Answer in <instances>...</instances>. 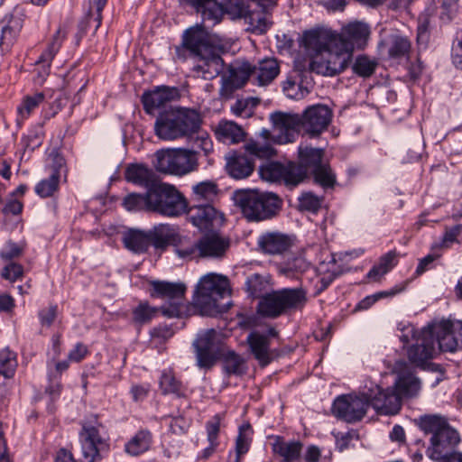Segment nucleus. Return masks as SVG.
I'll list each match as a JSON object with an SVG mask.
<instances>
[{"label": "nucleus", "mask_w": 462, "mask_h": 462, "mask_svg": "<svg viewBox=\"0 0 462 462\" xmlns=\"http://www.w3.org/2000/svg\"><path fill=\"white\" fill-rule=\"evenodd\" d=\"M57 316V307L50 306L42 310L39 313L41 324L42 326L51 327Z\"/></svg>", "instance_id": "338daca9"}, {"label": "nucleus", "mask_w": 462, "mask_h": 462, "mask_svg": "<svg viewBox=\"0 0 462 462\" xmlns=\"http://www.w3.org/2000/svg\"><path fill=\"white\" fill-rule=\"evenodd\" d=\"M153 165L162 173L184 176L197 171L199 158L197 152L185 148H167L154 153Z\"/></svg>", "instance_id": "0eeeda50"}, {"label": "nucleus", "mask_w": 462, "mask_h": 462, "mask_svg": "<svg viewBox=\"0 0 462 462\" xmlns=\"http://www.w3.org/2000/svg\"><path fill=\"white\" fill-rule=\"evenodd\" d=\"M43 100L44 94L41 92L25 96L17 108L19 117L22 120L26 119L32 112L43 102Z\"/></svg>", "instance_id": "3c124183"}, {"label": "nucleus", "mask_w": 462, "mask_h": 462, "mask_svg": "<svg viewBox=\"0 0 462 462\" xmlns=\"http://www.w3.org/2000/svg\"><path fill=\"white\" fill-rule=\"evenodd\" d=\"M230 294L231 289L227 277L209 273L202 276L197 284L192 305L201 315L216 316L228 310V306L219 301Z\"/></svg>", "instance_id": "7ed1b4c3"}, {"label": "nucleus", "mask_w": 462, "mask_h": 462, "mask_svg": "<svg viewBox=\"0 0 462 462\" xmlns=\"http://www.w3.org/2000/svg\"><path fill=\"white\" fill-rule=\"evenodd\" d=\"M251 352L262 365H268L272 360L268 336L259 332H252L247 337Z\"/></svg>", "instance_id": "c85d7f7f"}, {"label": "nucleus", "mask_w": 462, "mask_h": 462, "mask_svg": "<svg viewBox=\"0 0 462 462\" xmlns=\"http://www.w3.org/2000/svg\"><path fill=\"white\" fill-rule=\"evenodd\" d=\"M23 274V268L21 264L12 263L6 265L1 273L2 277L12 282L20 279Z\"/></svg>", "instance_id": "0e129e2a"}, {"label": "nucleus", "mask_w": 462, "mask_h": 462, "mask_svg": "<svg viewBox=\"0 0 462 462\" xmlns=\"http://www.w3.org/2000/svg\"><path fill=\"white\" fill-rule=\"evenodd\" d=\"M220 422L221 418L218 415H217L213 417L212 420H209L207 424V433L208 441L210 442V451L208 448H207L205 450V456L210 455L213 448L217 446V439L219 433Z\"/></svg>", "instance_id": "bf43d9fd"}, {"label": "nucleus", "mask_w": 462, "mask_h": 462, "mask_svg": "<svg viewBox=\"0 0 462 462\" xmlns=\"http://www.w3.org/2000/svg\"><path fill=\"white\" fill-rule=\"evenodd\" d=\"M178 97V90L175 88L159 87L152 92L143 95V103L144 109L148 113H152L166 103Z\"/></svg>", "instance_id": "5701e85b"}, {"label": "nucleus", "mask_w": 462, "mask_h": 462, "mask_svg": "<svg viewBox=\"0 0 462 462\" xmlns=\"http://www.w3.org/2000/svg\"><path fill=\"white\" fill-rule=\"evenodd\" d=\"M217 195V186L211 180H205L197 183L192 187L193 199L198 202L209 203Z\"/></svg>", "instance_id": "c03bdc74"}, {"label": "nucleus", "mask_w": 462, "mask_h": 462, "mask_svg": "<svg viewBox=\"0 0 462 462\" xmlns=\"http://www.w3.org/2000/svg\"><path fill=\"white\" fill-rule=\"evenodd\" d=\"M335 37V32L324 28H316L306 31L302 35L303 45L318 53L324 51Z\"/></svg>", "instance_id": "b1692460"}, {"label": "nucleus", "mask_w": 462, "mask_h": 462, "mask_svg": "<svg viewBox=\"0 0 462 462\" xmlns=\"http://www.w3.org/2000/svg\"><path fill=\"white\" fill-rule=\"evenodd\" d=\"M125 177L129 182L145 187L154 181L152 170L143 164L129 165L125 170Z\"/></svg>", "instance_id": "ea45409f"}, {"label": "nucleus", "mask_w": 462, "mask_h": 462, "mask_svg": "<svg viewBox=\"0 0 462 462\" xmlns=\"http://www.w3.org/2000/svg\"><path fill=\"white\" fill-rule=\"evenodd\" d=\"M226 168L232 178L241 180L252 174L254 164L245 155L234 152L226 156Z\"/></svg>", "instance_id": "a878e982"}, {"label": "nucleus", "mask_w": 462, "mask_h": 462, "mask_svg": "<svg viewBox=\"0 0 462 462\" xmlns=\"http://www.w3.org/2000/svg\"><path fill=\"white\" fill-rule=\"evenodd\" d=\"M103 424L98 420L97 415L87 417L82 422V429L79 432L81 449L86 462H95L99 459V452L106 447V440L102 435Z\"/></svg>", "instance_id": "9d476101"}, {"label": "nucleus", "mask_w": 462, "mask_h": 462, "mask_svg": "<svg viewBox=\"0 0 462 462\" xmlns=\"http://www.w3.org/2000/svg\"><path fill=\"white\" fill-rule=\"evenodd\" d=\"M228 242L216 234L203 236L198 241L199 257H222L228 248Z\"/></svg>", "instance_id": "393cba45"}, {"label": "nucleus", "mask_w": 462, "mask_h": 462, "mask_svg": "<svg viewBox=\"0 0 462 462\" xmlns=\"http://www.w3.org/2000/svg\"><path fill=\"white\" fill-rule=\"evenodd\" d=\"M430 331L432 340L437 343V351L454 352L458 348L457 342L455 339L450 321H441L434 324L428 328Z\"/></svg>", "instance_id": "aec40b11"}, {"label": "nucleus", "mask_w": 462, "mask_h": 462, "mask_svg": "<svg viewBox=\"0 0 462 462\" xmlns=\"http://www.w3.org/2000/svg\"><path fill=\"white\" fill-rule=\"evenodd\" d=\"M65 32L62 29H59L55 35L53 36V40L51 43L49 45L48 49L41 55L38 60L36 65L37 66H46L50 68L51 62L59 51L61 41L65 38Z\"/></svg>", "instance_id": "09e8293b"}, {"label": "nucleus", "mask_w": 462, "mask_h": 462, "mask_svg": "<svg viewBox=\"0 0 462 462\" xmlns=\"http://www.w3.org/2000/svg\"><path fill=\"white\" fill-rule=\"evenodd\" d=\"M123 206L127 211L146 210L144 195L136 193L129 194L124 199Z\"/></svg>", "instance_id": "052dcab7"}, {"label": "nucleus", "mask_w": 462, "mask_h": 462, "mask_svg": "<svg viewBox=\"0 0 462 462\" xmlns=\"http://www.w3.org/2000/svg\"><path fill=\"white\" fill-rule=\"evenodd\" d=\"M382 44L392 59L407 57L411 48L410 40L400 34L390 35Z\"/></svg>", "instance_id": "f704fd0d"}, {"label": "nucleus", "mask_w": 462, "mask_h": 462, "mask_svg": "<svg viewBox=\"0 0 462 462\" xmlns=\"http://www.w3.org/2000/svg\"><path fill=\"white\" fill-rule=\"evenodd\" d=\"M198 13H200L204 20L218 23L223 15V8L217 0H187Z\"/></svg>", "instance_id": "72a5a7b5"}, {"label": "nucleus", "mask_w": 462, "mask_h": 462, "mask_svg": "<svg viewBox=\"0 0 462 462\" xmlns=\"http://www.w3.org/2000/svg\"><path fill=\"white\" fill-rule=\"evenodd\" d=\"M301 450L300 441H284L277 438L273 443V452L282 458V462H295L300 458Z\"/></svg>", "instance_id": "c756f323"}, {"label": "nucleus", "mask_w": 462, "mask_h": 462, "mask_svg": "<svg viewBox=\"0 0 462 462\" xmlns=\"http://www.w3.org/2000/svg\"><path fill=\"white\" fill-rule=\"evenodd\" d=\"M167 183L153 181L147 188L148 190L144 194L146 210L159 213L162 200L163 199Z\"/></svg>", "instance_id": "a19ab883"}, {"label": "nucleus", "mask_w": 462, "mask_h": 462, "mask_svg": "<svg viewBox=\"0 0 462 462\" xmlns=\"http://www.w3.org/2000/svg\"><path fill=\"white\" fill-rule=\"evenodd\" d=\"M245 362L234 352H227L224 357V369L227 374H242L245 372Z\"/></svg>", "instance_id": "6e6d98bb"}, {"label": "nucleus", "mask_w": 462, "mask_h": 462, "mask_svg": "<svg viewBox=\"0 0 462 462\" xmlns=\"http://www.w3.org/2000/svg\"><path fill=\"white\" fill-rule=\"evenodd\" d=\"M282 179L286 185L296 186L301 182L307 176V170L302 165L295 163H288L284 165V171H282Z\"/></svg>", "instance_id": "de8ad7c7"}, {"label": "nucleus", "mask_w": 462, "mask_h": 462, "mask_svg": "<svg viewBox=\"0 0 462 462\" xmlns=\"http://www.w3.org/2000/svg\"><path fill=\"white\" fill-rule=\"evenodd\" d=\"M234 201L249 220H263L273 216L280 208L281 200L273 193L258 189H240L234 193Z\"/></svg>", "instance_id": "423d86ee"}, {"label": "nucleus", "mask_w": 462, "mask_h": 462, "mask_svg": "<svg viewBox=\"0 0 462 462\" xmlns=\"http://www.w3.org/2000/svg\"><path fill=\"white\" fill-rule=\"evenodd\" d=\"M282 171H284V164L273 162L265 163L259 168L261 178L270 182L281 181Z\"/></svg>", "instance_id": "603ef678"}, {"label": "nucleus", "mask_w": 462, "mask_h": 462, "mask_svg": "<svg viewBox=\"0 0 462 462\" xmlns=\"http://www.w3.org/2000/svg\"><path fill=\"white\" fill-rule=\"evenodd\" d=\"M152 298L168 300L169 303L161 307V312L167 318H183L192 315L195 311L192 304L184 301L187 286L183 282L167 281L150 282Z\"/></svg>", "instance_id": "39448f33"}, {"label": "nucleus", "mask_w": 462, "mask_h": 462, "mask_svg": "<svg viewBox=\"0 0 462 462\" xmlns=\"http://www.w3.org/2000/svg\"><path fill=\"white\" fill-rule=\"evenodd\" d=\"M49 159L51 162L47 165V169L50 175L35 186V193L41 198L51 197L59 189L60 179L64 168V159L58 153H51Z\"/></svg>", "instance_id": "f3484780"}, {"label": "nucleus", "mask_w": 462, "mask_h": 462, "mask_svg": "<svg viewBox=\"0 0 462 462\" xmlns=\"http://www.w3.org/2000/svg\"><path fill=\"white\" fill-rule=\"evenodd\" d=\"M201 123V116L197 110L180 107L160 114L154 130L160 139L172 141L196 133Z\"/></svg>", "instance_id": "20e7f679"}, {"label": "nucleus", "mask_w": 462, "mask_h": 462, "mask_svg": "<svg viewBox=\"0 0 462 462\" xmlns=\"http://www.w3.org/2000/svg\"><path fill=\"white\" fill-rule=\"evenodd\" d=\"M273 125V143L286 144L293 143L302 129L300 115L294 113L275 112L270 116Z\"/></svg>", "instance_id": "ddd939ff"}, {"label": "nucleus", "mask_w": 462, "mask_h": 462, "mask_svg": "<svg viewBox=\"0 0 462 462\" xmlns=\"http://www.w3.org/2000/svg\"><path fill=\"white\" fill-rule=\"evenodd\" d=\"M333 113L325 105H314L307 107L300 116L302 130L310 137L319 136L330 125Z\"/></svg>", "instance_id": "4468645a"}, {"label": "nucleus", "mask_w": 462, "mask_h": 462, "mask_svg": "<svg viewBox=\"0 0 462 462\" xmlns=\"http://www.w3.org/2000/svg\"><path fill=\"white\" fill-rule=\"evenodd\" d=\"M370 28L363 22H352L343 26L339 33L335 32L334 38H340L341 45L351 49L354 55L356 49H363L368 42Z\"/></svg>", "instance_id": "dca6fc26"}, {"label": "nucleus", "mask_w": 462, "mask_h": 462, "mask_svg": "<svg viewBox=\"0 0 462 462\" xmlns=\"http://www.w3.org/2000/svg\"><path fill=\"white\" fill-rule=\"evenodd\" d=\"M160 388L163 394H174L177 397H183L185 390L181 383L176 379L171 370L164 371L160 379Z\"/></svg>", "instance_id": "a18cd8bd"}, {"label": "nucleus", "mask_w": 462, "mask_h": 462, "mask_svg": "<svg viewBox=\"0 0 462 462\" xmlns=\"http://www.w3.org/2000/svg\"><path fill=\"white\" fill-rule=\"evenodd\" d=\"M183 45L196 59L193 71L198 78L212 79L221 72L223 48L218 44L217 38L209 35L201 26L187 30Z\"/></svg>", "instance_id": "f257e3e1"}, {"label": "nucleus", "mask_w": 462, "mask_h": 462, "mask_svg": "<svg viewBox=\"0 0 462 462\" xmlns=\"http://www.w3.org/2000/svg\"><path fill=\"white\" fill-rule=\"evenodd\" d=\"M258 103L259 101L256 98L238 99L231 106V111L236 116L249 118L253 116L254 109Z\"/></svg>", "instance_id": "864d4df0"}, {"label": "nucleus", "mask_w": 462, "mask_h": 462, "mask_svg": "<svg viewBox=\"0 0 462 462\" xmlns=\"http://www.w3.org/2000/svg\"><path fill=\"white\" fill-rule=\"evenodd\" d=\"M124 244L126 248L134 253H143L151 245L149 232L145 233L137 229H131L124 235Z\"/></svg>", "instance_id": "4c0bfd02"}, {"label": "nucleus", "mask_w": 462, "mask_h": 462, "mask_svg": "<svg viewBox=\"0 0 462 462\" xmlns=\"http://www.w3.org/2000/svg\"><path fill=\"white\" fill-rule=\"evenodd\" d=\"M245 151L259 159H271L277 153L270 142L264 140L251 139L244 145Z\"/></svg>", "instance_id": "79ce46f5"}, {"label": "nucleus", "mask_w": 462, "mask_h": 462, "mask_svg": "<svg viewBox=\"0 0 462 462\" xmlns=\"http://www.w3.org/2000/svg\"><path fill=\"white\" fill-rule=\"evenodd\" d=\"M250 71L251 64L246 61L236 67H230L221 78V97L229 98L236 89L243 87L250 77Z\"/></svg>", "instance_id": "a211bd4d"}, {"label": "nucleus", "mask_w": 462, "mask_h": 462, "mask_svg": "<svg viewBox=\"0 0 462 462\" xmlns=\"http://www.w3.org/2000/svg\"><path fill=\"white\" fill-rule=\"evenodd\" d=\"M371 405L369 393H351L337 398L333 403V414L347 422L360 420Z\"/></svg>", "instance_id": "f8f14e48"}, {"label": "nucleus", "mask_w": 462, "mask_h": 462, "mask_svg": "<svg viewBox=\"0 0 462 462\" xmlns=\"http://www.w3.org/2000/svg\"><path fill=\"white\" fill-rule=\"evenodd\" d=\"M152 441L148 430H141L125 444V450L131 456H138L149 450Z\"/></svg>", "instance_id": "58836bf2"}, {"label": "nucleus", "mask_w": 462, "mask_h": 462, "mask_svg": "<svg viewBox=\"0 0 462 462\" xmlns=\"http://www.w3.org/2000/svg\"><path fill=\"white\" fill-rule=\"evenodd\" d=\"M17 366L16 356L9 348L0 349V374L5 378H11L14 374Z\"/></svg>", "instance_id": "8fccbe9b"}, {"label": "nucleus", "mask_w": 462, "mask_h": 462, "mask_svg": "<svg viewBox=\"0 0 462 462\" xmlns=\"http://www.w3.org/2000/svg\"><path fill=\"white\" fill-rule=\"evenodd\" d=\"M217 137L224 142L229 143H238L245 140V130L232 121H220L216 128Z\"/></svg>", "instance_id": "7c9ffc66"}, {"label": "nucleus", "mask_w": 462, "mask_h": 462, "mask_svg": "<svg viewBox=\"0 0 462 462\" xmlns=\"http://www.w3.org/2000/svg\"><path fill=\"white\" fill-rule=\"evenodd\" d=\"M172 245L178 256L182 259L189 260L199 256L198 242L187 236L178 234Z\"/></svg>", "instance_id": "37998d69"}, {"label": "nucleus", "mask_w": 462, "mask_h": 462, "mask_svg": "<svg viewBox=\"0 0 462 462\" xmlns=\"http://www.w3.org/2000/svg\"><path fill=\"white\" fill-rule=\"evenodd\" d=\"M322 205V199L311 192H305L299 198V207L301 210L318 211Z\"/></svg>", "instance_id": "13d9d810"}, {"label": "nucleus", "mask_w": 462, "mask_h": 462, "mask_svg": "<svg viewBox=\"0 0 462 462\" xmlns=\"http://www.w3.org/2000/svg\"><path fill=\"white\" fill-rule=\"evenodd\" d=\"M160 311L161 307H152L147 301H143L133 310V320L136 324L143 325L150 322Z\"/></svg>", "instance_id": "49530a36"}, {"label": "nucleus", "mask_w": 462, "mask_h": 462, "mask_svg": "<svg viewBox=\"0 0 462 462\" xmlns=\"http://www.w3.org/2000/svg\"><path fill=\"white\" fill-rule=\"evenodd\" d=\"M310 267V263L303 257H296L289 261L285 271L287 273H304Z\"/></svg>", "instance_id": "69168bd1"}, {"label": "nucleus", "mask_w": 462, "mask_h": 462, "mask_svg": "<svg viewBox=\"0 0 462 462\" xmlns=\"http://www.w3.org/2000/svg\"><path fill=\"white\" fill-rule=\"evenodd\" d=\"M258 245L265 254H280L292 245V239L284 234L272 232L261 236Z\"/></svg>", "instance_id": "4be33fe9"}, {"label": "nucleus", "mask_w": 462, "mask_h": 462, "mask_svg": "<svg viewBox=\"0 0 462 462\" xmlns=\"http://www.w3.org/2000/svg\"><path fill=\"white\" fill-rule=\"evenodd\" d=\"M419 426L426 434H430L426 456L432 461L462 453L456 450L460 443V435L451 427L446 419L437 415H425L420 418Z\"/></svg>", "instance_id": "f03ea898"}, {"label": "nucleus", "mask_w": 462, "mask_h": 462, "mask_svg": "<svg viewBox=\"0 0 462 462\" xmlns=\"http://www.w3.org/2000/svg\"><path fill=\"white\" fill-rule=\"evenodd\" d=\"M23 243L17 244L8 241L2 248L0 255L4 260H12L20 257L23 254Z\"/></svg>", "instance_id": "e2e57ef3"}, {"label": "nucleus", "mask_w": 462, "mask_h": 462, "mask_svg": "<svg viewBox=\"0 0 462 462\" xmlns=\"http://www.w3.org/2000/svg\"><path fill=\"white\" fill-rule=\"evenodd\" d=\"M400 398L415 396L420 389V382L412 373L407 372L399 374L393 386Z\"/></svg>", "instance_id": "e433bc0d"}, {"label": "nucleus", "mask_w": 462, "mask_h": 462, "mask_svg": "<svg viewBox=\"0 0 462 462\" xmlns=\"http://www.w3.org/2000/svg\"><path fill=\"white\" fill-rule=\"evenodd\" d=\"M189 219L199 229H208L223 221V215L209 203L193 206L188 211Z\"/></svg>", "instance_id": "6ab92c4d"}, {"label": "nucleus", "mask_w": 462, "mask_h": 462, "mask_svg": "<svg viewBox=\"0 0 462 462\" xmlns=\"http://www.w3.org/2000/svg\"><path fill=\"white\" fill-rule=\"evenodd\" d=\"M258 312L268 318H276L284 314L282 300L279 291L264 295L258 303Z\"/></svg>", "instance_id": "473e14b6"}, {"label": "nucleus", "mask_w": 462, "mask_h": 462, "mask_svg": "<svg viewBox=\"0 0 462 462\" xmlns=\"http://www.w3.org/2000/svg\"><path fill=\"white\" fill-rule=\"evenodd\" d=\"M318 272L322 277L320 281L323 284V288H326L335 278L339 274L337 266L334 258L328 262H322L318 266Z\"/></svg>", "instance_id": "5fc2aeb1"}, {"label": "nucleus", "mask_w": 462, "mask_h": 462, "mask_svg": "<svg viewBox=\"0 0 462 462\" xmlns=\"http://www.w3.org/2000/svg\"><path fill=\"white\" fill-rule=\"evenodd\" d=\"M371 405L380 414L394 415L402 407V399L393 387L382 390L379 386L369 389Z\"/></svg>", "instance_id": "2eb2a0df"}, {"label": "nucleus", "mask_w": 462, "mask_h": 462, "mask_svg": "<svg viewBox=\"0 0 462 462\" xmlns=\"http://www.w3.org/2000/svg\"><path fill=\"white\" fill-rule=\"evenodd\" d=\"M376 65L377 63L374 60L361 55L356 59L353 64V70L356 74L366 78L370 77L374 73Z\"/></svg>", "instance_id": "4d7b16f0"}, {"label": "nucleus", "mask_w": 462, "mask_h": 462, "mask_svg": "<svg viewBox=\"0 0 462 462\" xmlns=\"http://www.w3.org/2000/svg\"><path fill=\"white\" fill-rule=\"evenodd\" d=\"M340 38H333L330 45L312 59L310 70L323 76H336L343 72L352 62L351 49L343 47Z\"/></svg>", "instance_id": "6e6552de"}, {"label": "nucleus", "mask_w": 462, "mask_h": 462, "mask_svg": "<svg viewBox=\"0 0 462 462\" xmlns=\"http://www.w3.org/2000/svg\"><path fill=\"white\" fill-rule=\"evenodd\" d=\"M401 340L407 345L409 360L416 365H423L429 359L433 358L438 352L428 328L416 332L412 327H406L401 336Z\"/></svg>", "instance_id": "1a4fd4ad"}, {"label": "nucleus", "mask_w": 462, "mask_h": 462, "mask_svg": "<svg viewBox=\"0 0 462 462\" xmlns=\"http://www.w3.org/2000/svg\"><path fill=\"white\" fill-rule=\"evenodd\" d=\"M178 233L176 229L165 224H160L149 231L151 244L155 248L163 249L169 245H172Z\"/></svg>", "instance_id": "c9c22d12"}, {"label": "nucleus", "mask_w": 462, "mask_h": 462, "mask_svg": "<svg viewBox=\"0 0 462 462\" xmlns=\"http://www.w3.org/2000/svg\"><path fill=\"white\" fill-rule=\"evenodd\" d=\"M299 162L307 172L313 173L315 180L324 187L332 186L335 182V176L330 167L323 162L324 150L314 148L309 145H300Z\"/></svg>", "instance_id": "9b49d317"}, {"label": "nucleus", "mask_w": 462, "mask_h": 462, "mask_svg": "<svg viewBox=\"0 0 462 462\" xmlns=\"http://www.w3.org/2000/svg\"><path fill=\"white\" fill-rule=\"evenodd\" d=\"M280 68L277 60L273 58L263 59L257 66L251 65L250 76L255 78L261 86L271 83L279 74Z\"/></svg>", "instance_id": "cd10ccee"}, {"label": "nucleus", "mask_w": 462, "mask_h": 462, "mask_svg": "<svg viewBox=\"0 0 462 462\" xmlns=\"http://www.w3.org/2000/svg\"><path fill=\"white\" fill-rule=\"evenodd\" d=\"M217 337L215 329H208L199 334L194 342L196 349L211 350Z\"/></svg>", "instance_id": "680f3d73"}, {"label": "nucleus", "mask_w": 462, "mask_h": 462, "mask_svg": "<svg viewBox=\"0 0 462 462\" xmlns=\"http://www.w3.org/2000/svg\"><path fill=\"white\" fill-rule=\"evenodd\" d=\"M159 213L168 217L179 216L186 212L187 202L185 198L179 192L174 186L168 184L164 191Z\"/></svg>", "instance_id": "412c9836"}, {"label": "nucleus", "mask_w": 462, "mask_h": 462, "mask_svg": "<svg viewBox=\"0 0 462 462\" xmlns=\"http://www.w3.org/2000/svg\"><path fill=\"white\" fill-rule=\"evenodd\" d=\"M3 23L5 24L2 29V38L0 42V48L3 51H8L10 48L13 46L14 41L16 40L19 32L23 27V19L19 15H14V14H7L4 19Z\"/></svg>", "instance_id": "bb28decb"}, {"label": "nucleus", "mask_w": 462, "mask_h": 462, "mask_svg": "<svg viewBox=\"0 0 462 462\" xmlns=\"http://www.w3.org/2000/svg\"><path fill=\"white\" fill-rule=\"evenodd\" d=\"M88 347L81 344L78 343L72 350L68 355V360L70 362L79 363L88 355Z\"/></svg>", "instance_id": "774afa93"}, {"label": "nucleus", "mask_w": 462, "mask_h": 462, "mask_svg": "<svg viewBox=\"0 0 462 462\" xmlns=\"http://www.w3.org/2000/svg\"><path fill=\"white\" fill-rule=\"evenodd\" d=\"M284 313L300 310L307 303V292L302 288L279 290Z\"/></svg>", "instance_id": "2f4dec72"}]
</instances>
